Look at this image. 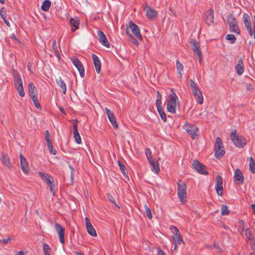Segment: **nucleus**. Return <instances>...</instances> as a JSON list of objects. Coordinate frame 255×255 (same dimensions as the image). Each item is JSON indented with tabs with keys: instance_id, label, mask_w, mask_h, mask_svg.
<instances>
[{
	"instance_id": "1",
	"label": "nucleus",
	"mask_w": 255,
	"mask_h": 255,
	"mask_svg": "<svg viewBox=\"0 0 255 255\" xmlns=\"http://www.w3.org/2000/svg\"><path fill=\"white\" fill-rule=\"evenodd\" d=\"M14 84L20 96L23 97L25 95L23 90L22 81L20 74L16 70H13Z\"/></svg>"
},
{
	"instance_id": "2",
	"label": "nucleus",
	"mask_w": 255,
	"mask_h": 255,
	"mask_svg": "<svg viewBox=\"0 0 255 255\" xmlns=\"http://www.w3.org/2000/svg\"><path fill=\"white\" fill-rule=\"evenodd\" d=\"M230 138L236 147L242 148L246 144V139L245 137L236 135V129H233L231 131Z\"/></svg>"
},
{
	"instance_id": "3",
	"label": "nucleus",
	"mask_w": 255,
	"mask_h": 255,
	"mask_svg": "<svg viewBox=\"0 0 255 255\" xmlns=\"http://www.w3.org/2000/svg\"><path fill=\"white\" fill-rule=\"evenodd\" d=\"M171 94L169 96V100L167 103V110L168 112L174 114L176 112V101L178 100V98L173 89H171Z\"/></svg>"
},
{
	"instance_id": "4",
	"label": "nucleus",
	"mask_w": 255,
	"mask_h": 255,
	"mask_svg": "<svg viewBox=\"0 0 255 255\" xmlns=\"http://www.w3.org/2000/svg\"><path fill=\"white\" fill-rule=\"evenodd\" d=\"M215 155L217 159H220L223 156L225 153L223 142L221 138L217 137L216 138V142L214 146Z\"/></svg>"
},
{
	"instance_id": "5",
	"label": "nucleus",
	"mask_w": 255,
	"mask_h": 255,
	"mask_svg": "<svg viewBox=\"0 0 255 255\" xmlns=\"http://www.w3.org/2000/svg\"><path fill=\"white\" fill-rule=\"evenodd\" d=\"M227 20L230 31L239 34L240 30L238 25V22L233 15H228L227 17Z\"/></svg>"
},
{
	"instance_id": "6",
	"label": "nucleus",
	"mask_w": 255,
	"mask_h": 255,
	"mask_svg": "<svg viewBox=\"0 0 255 255\" xmlns=\"http://www.w3.org/2000/svg\"><path fill=\"white\" fill-rule=\"evenodd\" d=\"M177 192H178V196L180 200V201L185 203L186 199V185L182 182L181 180H179L177 184Z\"/></svg>"
},
{
	"instance_id": "7",
	"label": "nucleus",
	"mask_w": 255,
	"mask_h": 255,
	"mask_svg": "<svg viewBox=\"0 0 255 255\" xmlns=\"http://www.w3.org/2000/svg\"><path fill=\"white\" fill-rule=\"evenodd\" d=\"M169 228L173 234L172 239H173L175 243L178 244V245H180L182 243L184 244V241L179 233L178 229L174 226H171Z\"/></svg>"
},
{
	"instance_id": "8",
	"label": "nucleus",
	"mask_w": 255,
	"mask_h": 255,
	"mask_svg": "<svg viewBox=\"0 0 255 255\" xmlns=\"http://www.w3.org/2000/svg\"><path fill=\"white\" fill-rule=\"evenodd\" d=\"M184 128L186 130L191 138L195 139L197 136L198 128L194 125L186 123L183 126Z\"/></svg>"
},
{
	"instance_id": "9",
	"label": "nucleus",
	"mask_w": 255,
	"mask_h": 255,
	"mask_svg": "<svg viewBox=\"0 0 255 255\" xmlns=\"http://www.w3.org/2000/svg\"><path fill=\"white\" fill-rule=\"evenodd\" d=\"M193 168L200 174L203 175H208V172L205 165L201 163L197 160H195L192 163Z\"/></svg>"
},
{
	"instance_id": "10",
	"label": "nucleus",
	"mask_w": 255,
	"mask_h": 255,
	"mask_svg": "<svg viewBox=\"0 0 255 255\" xmlns=\"http://www.w3.org/2000/svg\"><path fill=\"white\" fill-rule=\"evenodd\" d=\"M190 44L192 47V49L194 53H195L199 57V63H201V52L199 43L195 39H191L190 40Z\"/></svg>"
},
{
	"instance_id": "11",
	"label": "nucleus",
	"mask_w": 255,
	"mask_h": 255,
	"mask_svg": "<svg viewBox=\"0 0 255 255\" xmlns=\"http://www.w3.org/2000/svg\"><path fill=\"white\" fill-rule=\"evenodd\" d=\"M71 60L73 65L78 70L80 76L83 77L85 75V70L82 62L76 57H71Z\"/></svg>"
},
{
	"instance_id": "12",
	"label": "nucleus",
	"mask_w": 255,
	"mask_h": 255,
	"mask_svg": "<svg viewBox=\"0 0 255 255\" xmlns=\"http://www.w3.org/2000/svg\"><path fill=\"white\" fill-rule=\"evenodd\" d=\"M215 189L219 196H222L223 192V179L221 175H218L216 177Z\"/></svg>"
},
{
	"instance_id": "13",
	"label": "nucleus",
	"mask_w": 255,
	"mask_h": 255,
	"mask_svg": "<svg viewBox=\"0 0 255 255\" xmlns=\"http://www.w3.org/2000/svg\"><path fill=\"white\" fill-rule=\"evenodd\" d=\"M129 27L131 29L133 34L140 41L142 40V36L140 34V31L137 26L135 23H134L132 21H130L129 22Z\"/></svg>"
},
{
	"instance_id": "14",
	"label": "nucleus",
	"mask_w": 255,
	"mask_h": 255,
	"mask_svg": "<svg viewBox=\"0 0 255 255\" xmlns=\"http://www.w3.org/2000/svg\"><path fill=\"white\" fill-rule=\"evenodd\" d=\"M55 229L58 234L59 241L62 244L64 243V231L65 228L59 223L55 224Z\"/></svg>"
},
{
	"instance_id": "15",
	"label": "nucleus",
	"mask_w": 255,
	"mask_h": 255,
	"mask_svg": "<svg viewBox=\"0 0 255 255\" xmlns=\"http://www.w3.org/2000/svg\"><path fill=\"white\" fill-rule=\"evenodd\" d=\"M97 34L99 40L101 43L106 47H110V43L108 42V40L104 32L101 30H99L97 31Z\"/></svg>"
},
{
	"instance_id": "16",
	"label": "nucleus",
	"mask_w": 255,
	"mask_h": 255,
	"mask_svg": "<svg viewBox=\"0 0 255 255\" xmlns=\"http://www.w3.org/2000/svg\"><path fill=\"white\" fill-rule=\"evenodd\" d=\"M214 10L210 8L204 14V20L208 25H211L214 22Z\"/></svg>"
},
{
	"instance_id": "17",
	"label": "nucleus",
	"mask_w": 255,
	"mask_h": 255,
	"mask_svg": "<svg viewBox=\"0 0 255 255\" xmlns=\"http://www.w3.org/2000/svg\"><path fill=\"white\" fill-rule=\"evenodd\" d=\"M192 91L193 95L195 97L196 102L201 105L202 104L203 102V97L198 87L192 89Z\"/></svg>"
},
{
	"instance_id": "18",
	"label": "nucleus",
	"mask_w": 255,
	"mask_h": 255,
	"mask_svg": "<svg viewBox=\"0 0 255 255\" xmlns=\"http://www.w3.org/2000/svg\"><path fill=\"white\" fill-rule=\"evenodd\" d=\"M106 111L110 123L115 128H117L118 126L114 114L108 108L106 109Z\"/></svg>"
},
{
	"instance_id": "19",
	"label": "nucleus",
	"mask_w": 255,
	"mask_h": 255,
	"mask_svg": "<svg viewBox=\"0 0 255 255\" xmlns=\"http://www.w3.org/2000/svg\"><path fill=\"white\" fill-rule=\"evenodd\" d=\"M86 226L88 233L93 237H96L97 233L95 229L90 223L88 218H85Z\"/></svg>"
},
{
	"instance_id": "20",
	"label": "nucleus",
	"mask_w": 255,
	"mask_h": 255,
	"mask_svg": "<svg viewBox=\"0 0 255 255\" xmlns=\"http://www.w3.org/2000/svg\"><path fill=\"white\" fill-rule=\"evenodd\" d=\"M75 122H77V120H75V121L73 122L72 123V124L73 125L74 137L75 141L78 144H80L81 143V136L78 132L77 125L75 123Z\"/></svg>"
},
{
	"instance_id": "21",
	"label": "nucleus",
	"mask_w": 255,
	"mask_h": 255,
	"mask_svg": "<svg viewBox=\"0 0 255 255\" xmlns=\"http://www.w3.org/2000/svg\"><path fill=\"white\" fill-rule=\"evenodd\" d=\"M234 181H238L240 184H243L244 181V177L243 173L239 169H237L234 172Z\"/></svg>"
},
{
	"instance_id": "22",
	"label": "nucleus",
	"mask_w": 255,
	"mask_h": 255,
	"mask_svg": "<svg viewBox=\"0 0 255 255\" xmlns=\"http://www.w3.org/2000/svg\"><path fill=\"white\" fill-rule=\"evenodd\" d=\"M20 167L24 173H27L29 171V167L27 163L25 158L22 155L20 154Z\"/></svg>"
},
{
	"instance_id": "23",
	"label": "nucleus",
	"mask_w": 255,
	"mask_h": 255,
	"mask_svg": "<svg viewBox=\"0 0 255 255\" xmlns=\"http://www.w3.org/2000/svg\"><path fill=\"white\" fill-rule=\"evenodd\" d=\"M39 175L43 181L48 186L53 183L54 180L51 176L43 172H39Z\"/></svg>"
},
{
	"instance_id": "24",
	"label": "nucleus",
	"mask_w": 255,
	"mask_h": 255,
	"mask_svg": "<svg viewBox=\"0 0 255 255\" xmlns=\"http://www.w3.org/2000/svg\"><path fill=\"white\" fill-rule=\"evenodd\" d=\"M235 68L238 75L240 76L243 74L244 71V65L243 61L241 58L238 60V62L235 66Z\"/></svg>"
},
{
	"instance_id": "25",
	"label": "nucleus",
	"mask_w": 255,
	"mask_h": 255,
	"mask_svg": "<svg viewBox=\"0 0 255 255\" xmlns=\"http://www.w3.org/2000/svg\"><path fill=\"white\" fill-rule=\"evenodd\" d=\"M92 57L94 61V63L95 66L96 72L99 73L101 69V63L99 57L95 54H93Z\"/></svg>"
},
{
	"instance_id": "26",
	"label": "nucleus",
	"mask_w": 255,
	"mask_h": 255,
	"mask_svg": "<svg viewBox=\"0 0 255 255\" xmlns=\"http://www.w3.org/2000/svg\"><path fill=\"white\" fill-rule=\"evenodd\" d=\"M146 16L149 19H152L157 16V11L150 6L146 8Z\"/></svg>"
},
{
	"instance_id": "27",
	"label": "nucleus",
	"mask_w": 255,
	"mask_h": 255,
	"mask_svg": "<svg viewBox=\"0 0 255 255\" xmlns=\"http://www.w3.org/2000/svg\"><path fill=\"white\" fill-rule=\"evenodd\" d=\"M1 162L8 169H11L12 166L10 163V159L7 154H3L0 158Z\"/></svg>"
},
{
	"instance_id": "28",
	"label": "nucleus",
	"mask_w": 255,
	"mask_h": 255,
	"mask_svg": "<svg viewBox=\"0 0 255 255\" xmlns=\"http://www.w3.org/2000/svg\"><path fill=\"white\" fill-rule=\"evenodd\" d=\"M57 84L62 89L63 93L65 94L66 93L67 87L65 82L60 77L56 78V79Z\"/></svg>"
},
{
	"instance_id": "29",
	"label": "nucleus",
	"mask_w": 255,
	"mask_h": 255,
	"mask_svg": "<svg viewBox=\"0 0 255 255\" xmlns=\"http://www.w3.org/2000/svg\"><path fill=\"white\" fill-rule=\"evenodd\" d=\"M28 91L31 97L35 96L37 95V90L35 86L32 83H30L28 85Z\"/></svg>"
},
{
	"instance_id": "30",
	"label": "nucleus",
	"mask_w": 255,
	"mask_h": 255,
	"mask_svg": "<svg viewBox=\"0 0 255 255\" xmlns=\"http://www.w3.org/2000/svg\"><path fill=\"white\" fill-rule=\"evenodd\" d=\"M70 24L71 27L72 31H75L78 28L79 25V20L75 18H71L70 19Z\"/></svg>"
},
{
	"instance_id": "31",
	"label": "nucleus",
	"mask_w": 255,
	"mask_h": 255,
	"mask_svg": "<svg viewBox=\"0 0 255 255\" xmlns=\"http://www.w3.org/2000/svg\"><path fill=\"white\" fill-rule=\"evenodd\" d=\"M243 19L244 23L247 28H249V27H252L251 18L249 15L248 13H244Z\"/></svg>"
},
{
	"instance_id": "32",
	"label": "nucleus",
	"mask_w": 255,
	"mask_h": 255,
	"mask_svg": "<svg viewBox=\"0 0 255 255\" xmlns=\"http://www.w3.org/2000/svg\"><path fill=\"white\" fill-rule=\"evenodd\" d=\"M149 162L152 171L155 172V173H158L159 171V167L158 164L155 162L153 160Z\"/></svg>"
},
{
	"instance_id": "33",
	"label": "nucleus",
	"mask_w": 255,
	"mask_h": 255,
	"mask_svg": "<svg viewBox=\"0 0 255 255\" xmlns=\"http://www.w3.org/2000/svg\"><path fill=\"white\" fill-rule=\"evenodd\" d=\"M51 6V1L49 0H45L41 5V9L44 11H47Z\"/></svg>"
},
{
	"instance_id": "34",
	"label": "nucleus",
	"mask_w": 255,
	"mask_h": 255,
	"mask_svg": "<svg viewBox=\"0 0 255 255\" xmlns=\"http://www.w3.org/2000/svg\"><path fill=\"white\" fill-rule=\"evenodd\" d=\"M126 31V34H127L128 37L131 39L132 42L133 44H134L136 46H138V45H139L138 41L134 38V37L133 36V35L132 34H131L129 32L128 28H127Z\"/></svg>"
},
{
	"instance_id": "35",
	"label": "nucleus",
	"mask_w": 255,
	"mask_h": 255,
	"mask_svg": "<svg viewBox=\"0 0 255 255\" xmlns=\"http://www.w3.org/2000/svg\"><path fill=\"white\" fill-rule=\"evenodd\" d=\"M249 166L251 171L253 173H255V161L252 157H250Z\"/></svg>"
},
{
	"instance_id": "36",
	"label": "nucleus",
	"mask_w": 255,
	"mask_h": 255,
	"mask_svg": "<svg viewBox=\"0 0 255 255\" xmlns=\"http://www.w3.org/2000/svg\"><path fill=\"white\" fill-rule=\"evenodd\" d=\"M176 68L177 70V73L180 76V77L181 78L182 74L181 71L183 70V66L182 64L179 62L178 60H176Z\"/></svg>"
},
{
	"instance_id": "37",
	"label": "nucleus",
	"mask_w": 255,
	"mask_h": 255,
	"mask_svg": "<svg viewBox=\"0 0 255 255\" xmlns=\"http://www.w3.org/2000/svg\"><path fill=\"white\" fill-rule=\"evenodd\" d=\"M31 99L33 101L35 107L38 110H41V106L38 102L37 97L36 96H33L31 97Z\"/></svg>"
},
{
	"instance_id": "38",
	"label": "nucleus",
	"mask_w": 255,
	"mask_h": 255,
	"mask_svg": "<svg viewBox=\"0 0 255 255\" xmlns=\"http://www.w3.org/2000/svg\"><path fill=\"white\" fill-rule=\"evenodd\" d=\"M157 111L160 115L161 119L165 122L166 121V114L164 112L163 108L157 109Z\"/></svg>"
},
{
	"instance_id": "39",
	"label": "nucleus",
	"mask_w": 255,
	"mask_h": 255,
	"mask_svg": "<svg viewBox=\"0 0 255 255\" xmlns=\"http://www.w3.org/2000/svg\"><path fill=\"white\" fill-rule=\"evenodd\" d=\"M118 164L124 176L125 177H127L128 173L127 172V170L126 169L125 166L123 164H122V163L120 161H118Z\"/></svg>"
},
{
	"instance_id": "40",
	"label": "nucleus",
	"mask_w": 255,
	"mask_h": 255,
	"mask_svg": "<svg viewBox=\"0 0 255 255\" xmlns=\"http://www.w3.org/2000/svg\"><path fill=\"white\" fill-rule=\"evenodd\" d=\"M245 234L247 238L249 240L253 239L252 232L250 228H247L245 230Z\"/></svg>"
},
{
	"instance_id": "41",
	"label": "nucleus",
	"mask_w": 255,
	"mask_h": 255,
	"mask_svg": "<svg viewBox=\"0 0 255 255\" xmlns=\"http://www.w3.org/2000/svg\"><path fill=\"white\" fill-rule=\"evenodd\" d=\"M221 214L222 215H227L229 214V210L228 206L226 205H223L221 208Z\"/></svg>"
},
{
	"instance_id": "42",
	"label": "nucleus",
	"mask_w": 255,
	"mask_h": 255,
	"mask_svg": "<svg viewBox=\"0 0 255 255\" xmlns=\"http://www.w3.org/2000/svg\"><path fill=\"white\" fill-rule=\"evenodd\" d=\"M226 39L230 40V42L231 44L234 43L236 40V38L235 36L231 34H227L226 36Z\"/></svg>"
},
{
	"instance_id": "43",
	"label": "nucleus",
	"mask_w": 255,
	"mask_h": 255,
	"mask_svg": "<svg viewBox=\"0 0 255 255\" xmlns=\"http://www.w3.org/2000/svg\"><path fill=\"white\" fill-rule=\"evenodd\" d=\"M145 154L149 162L152 161V152L149 148L145 149Z\"/></svg>"
},
{
	"instance_id": "44",
	"label": "nucleus",
	"mask_w": 255,
	"mask_h": 255,
	"mask_svg": "<svg viewBox=\"0 0 255 255\" xmlns=\"http://www.w3.org/2000/svg\"><path fill=\"white\" fill-rule=\"evenodd\" d=\"M107 198L109 199V200L113 203L115 206L117 207L118 208H120V207L117 204L115 199L113 197V196L110 194V193H107Z\"/></svg>"
},
{
	"instance_id": "45",
	"label": "nucleus",
	"mask_w": 255,
	"mask_h": 255,
	"mask_svg": "<svg viewBox=\"0 0 255 255\" xmlns=\"http://www.w3.org/2000/svg\"><path fill=\"white\" fill-rule=\"evenodd\" d=\"M145 213H146L147 217L149 219H151L152 216L151 212L150 209L146 205H145Z\"/></svg>"
},
{
	"instance_id": "46",
	"label": "nucleus",
	"mask_w": 255,
	"mask_h": 255,
	"mask_svg": "<svg viewBox=\"0 0 255 255\" xmlns=\"http://www.w3.org/2000/svg\"><path fill=\"white\" fill-rule=\"evenodd\" d=\"M52 47H53V49L54 52L56 54V56H57V57L58 58H59L60 54L58 53V51L57 50V47L56 43L55 41H54L52 43Z\"/></svg>"
},
{
	"instance_id": "47",
	"label": "nucleus",
	"mask_w": 255,
	"mask_h": 255,
	"mask_svg": "<svg viewBox=\"0 0 255 255\" xmlns=\"http://www.w3.org/2000/svg\"><path fill=\"white\" fill-rule=\"evenodd\" d=\"M43 250L44 253L51 252L49 246L46 243L43 245Z\"/></svg>"
},
{
	"instance_id": "48",
	"label": "nucleus",
	"mask_w": 255,
	"mask_h": 255,
	"mask_svg": "<svg viewBox=\"0 0 255 255\" xmlns=\"http://www.w3.org/2000/svg\"><path fill=\"white\" fill-rule=\"evenodd\" d=\"M0 15L1 17L4 20V18H6V11L4 10L3 7H2L0 11Z\"/></svg>"
},
{
	"instance_id": "49",
	"label": "nucleus",
	"mask_w": 255,
	"mask_h": 255,
	"mask_svg": "<svg viewBox=\"0 0 255 255\" xmlns=\"http://www.w3.org/2000/svg\"><path fill=\"white\" fill-rule=\"evenodd\" d=\"M156 106L157 110L162 108L161 100L157 99L156 101Z\"/></svg>"
},
{
	"instance_id": "50",
	"label": "nucleus",
	"mask_w": 255,
	"mask_h": 255,
	"mask_svg": "<svg viewBox=\"0 0 255 255\" xmlns=\"http://www.w3.org/2000/svg\"><path fill=\"white\" fill-rule=\"evenodd\" d=\"M69 167L71 170V176L70 178L72 181H73L74 180V168L71 165H69Z\"/></svg>"
},
{
	"instance_id": "51",
	"label": "nucleus",
	"mask_w": 255,
	"mask_h": 255,
	"mask_svg": "<svg viewBox=\"0 0 255 255\" xmlns=\"http://www.w3.org/2000/svg\"><path fill=\"white\" fill-rule=\"evenodd\" d=\"M190 87H191V90L193 89H195L197 87H198L196 84L195 83V82L192 80H190Z\"/></svg>"
},
{
	"instance_id": "52",
	"label": "nucleus",
	"mask_w": 255,
	"mask_h": 255,
	"mask_svg": "<svg viewBox=\"0 0 255 255\" xmlns=\"http://www.w3.org/2000/svg\"><path fill=\"white\" fill-rule=\"evenodd\" d=\"M48 186L50 187V191L53 193V196H55L54 184L53 183L48 185Z\"/></svg>"
},
{
	"instance_id": "53",
	"label": "nucleus",
	"mask_w": 255,
	"mask_h": 255,
	"mask_svg": "<svg viewBox=\"0 0 255 255\" xmlns=\"http://www.w3.org/2000/svg\"><path fill=\"white\" fill-rule=\"evenodd\" d=\"M48 149H49V151H50V152L51 153H52V154H53V155H56V153H57V152H56V150H55V149H54L53 148V145H52V146H51L49 147H48Z\"/></svg>"
},
{
	"instance_id": "54",
	"label": "nucleus",
	"mask_w": 255,
	"mask_h": 255,
	"mask_svg": "<svg viewBox=\"0 0 255 255\" xmlns=\"http://www.w3.org/2000/svg\"><path fill=\"white\" fill-rule=\"evenodd\" d=\"M246 89L249 91H252L254 90L253 85L250 83L246 84Z\"/></svg>"
},
{
	"instance_id": "55",
	"label": "nucleus",
	"mask_w": 255,
	"mask_h": 255,
	"mask_svg": "<svg viewBox=\"0 0 255 255\" xmlns=\"http://www.w3.org/2000/svg\"><path fill=\"white\" fill-rule=\"evenodd\" d=\"M47 146L48 147L52 146V143L51 140L50 139V138H47L46 139Z\"/></svg>"
},
{
	"instance_id": "56",
	"label": "nucleus",
	"mask_w": 255,
	"mask_h": 255,
	"mask_svg": "<svg viewBox=\"0 0 255 255\" xmlns=\"http://www.w3.org/2000/svg\"><path fill=\"white\" fill-rule=\"evenodd\" d=\"M157 254V255H165L163 251L160 249H158Z\"/></svg>"
},
{
	"instance_id": "57",
	"label": "nucleus",
	"mask_w": 255,
	"mask_h": 255,
	"mask_svg": "<svg viewBox=\"0 0 255 255\" xmlns=\"http://www.w3.org/2000/svg\"><path fill=\"white\" fill-rule=\"evenodd\" d=\"M10 240V238L9 237L7 239H3L2 240V242L4 244H6L8 243V242Z\"/></svg>"
},
{
	"instance_id": "58",
	"label": "nucleus",
	"mask_w": 255,
	"mask_h": 255,
	"mask_svg": "<svg viewBox=\"0 0 255 255\" xmlns=\"http://www.w3.org/2000/svg\"><path fill=\"white\" fill-rule=\"evenodd\" d=\"M213 247L219 252H221V249L219 247V246L217 245L216 244H214Z\"/></svg>"
},
{
	"instance_id": "59",
	"label": "nucleus",
	"mask_w": 255,
	"mask_h": 255,
	"mask_svg": "<svg viewBox=\"0 0 255 255\" xmlns=\"http://www.w3.org/2000/svg\"><path fill=\"white\" fill-rule=\"evenodd\" d=\"M248 29V32L250 35L252 36L253 34V32L252 31V27H249V28H247Z\"/></svg>"
},
{
	"instance_id": "60",
	"label": "nucleus",
	"mask_w": 255,
	"mask_h": 255,
	"mask_svg": "<svg viewBox=\"0 0 255 255\" xmlns=\"http://www.w3.org/2000/svg\"><path fill=\"white\" fill-rule=\"evenodd\" d=\"M49 138V133L48 130L45 131V139Z\"/></svg>"
},
{
	"instance_id": "61",
	"label": "nucleus",
	"mask_w": 255,
	"mask_h": 255,
	"mask_svg": "<svg viewBox=\"0 0 255 255\" xmlns=\"http://www.w3.org/2000/svg\"><path fill=\"white\" fill-rule=\"evenodd\" d=\"M157 99H160V100H161L162 99V96L160 94L159 92L158 91H157Z\"/></svg>"
},
{
	"instance_id": "62",
	"label": "nucleus",
	"mask_w": 255,
	"mask_h": 255,
	"mask_svg": "<svg viewBox=\"0 0 255 255\" xmlns=\"http://www.w3.org/2000/svg\"><path fill=\"white\" fill-rule=\"evenodd\" d=\"M157 99H160V100H161L162 99V96L160 94L159 92L158 91H157Z\"/></svg>"
},
{
	"instance_id": "63",
	"label": "nucleus",
	"mask_w": 255,
	"mask_h": 255,
	"mask_svg": "<svg viewBox=\"0 0 255 255\" xmlns=\"http://www.w3.org/2000/svg\"><path fill=\"white\" fill-rule=\"evenodd\" d=\"M3 20L4 21V22L5 23L6 25L8 26V27H9L10 25V23L7 19H6V18H5L4 20Z\"/></svg>"
},
{
	"instance_id": "64",
	"label": "nucleus",
	"mask_w": 255,
	"mask_h": 255,
	"mask_svg": "<svg viewBox=\"0 0 255 255\" xmlns=\"http://www.w3.org/2000/svg\"><path fill=\"white\" fill-rule=\"evenodd\" d=\"M15 255H24V254L22 251H19L15 254Z\"/></svg>"
}]
</instances>
